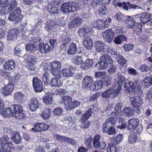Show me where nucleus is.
<instances>
[{
	"instance_id": "obj_1",
	"label": "nucleus",
	"mask_w": 152,
	"mask_h": 152,
	"mask_svg": "<svg viewBox=\"0 0 152 152\" xmlns=\"http://www.w3.org/2000/svg\"><path fill=\"white\" fill-rule=\"evenodd\" d=\"M138 81H129L125 83L124 91L125 93L129 94L131 104L133 107L138 109L143 103V99L140 97L142 94V91Z\"/></svg>"
},
{
	"instance_id": "obj_2",
	"label": "nucleus",
	"mask_w": 152,
	"mask_h": 152,
	"mask_svg": "<svg viewBox=\"0 0 152 152\" xmlns=\"http://www.w3.org/2000/svg\"><path fill=\"white\" fill-rule=\"evenodd\" d=\"M152 15L150 13H142L132 16H128L126 23L128 25V27L132 28L135 32L140 34L142 32V25L141 22L144 24L151 20Z\"/></svg>"
},
{
	"instance_id": "obj_3",
	"label": "nucleus",
	"mask_w": 152,
	"mask_h": 152,
	"mask_svg": "<svg viewBox=\"0 0 152 152\" xmlns=\"http://www.w3.org/2000/svg\"><path fill=\"white\" fill-rule=\"evenodd\" d=\"M117 119L116 114L112 112L110 117L106 119L102 125V133L107 134L109 135H115L116 133V131L113 126Z\"/></svg>"
},
{
	"instance_id": "obj_4",
	"label": "nucleus",
	"mask_w": 152,
	"mask_h": 152,
	"mask_svg": "<svg viewBox=\"0 0 152 152\" xmlns=\"http://www.w3.org/2000/svg\"><path fill=\"white\" fill-rule=\"evenodd\" d=\"M51 74L55 77L62 78V76L61 72V62L57 61H53L50 62L48 66Z\"/></svg>"
},
{
	"instance_id": "obj_5",
	"label": "nucleus",
	"mask_w": 152,
	"mask_h": 152,
	"mask_svg": "<svg viewBox=\"0 0 152 152\" xmlns=\"http://www.w3.org/2000/svg\"><path fill=\"white\" fill-rule=\"evenodd\" d=\"M11 108L12 109V117L16 119L25 118V114L22 106L19 104H14L11 105Z\"/></svg>"
},
{
	"instance_id": "obj_6",
	"label": "nucleus",
	"mask_w": 152,
	"mask_h": 152,
	"mask_svg": "<svg viewBox=\"0 0 152 152\" xmlns=\"http://www.w3.org/2000/svg\"><path fill=\"white\" fill-rule=\"evenodd\" d=\"M10 138L7 136L4 135L0 138L1 147L3 148L4 150L7 152H10L13 148L12 142H10Z\"/></svg>"
},
{
	"instance_id": "obj_7",
	"label": "nucleus",
	"mask_w": 152,
	"mask_h": 152,
	"mask_svg": "<svg viewBox=\"0 0 152 152\" xmlns=\"http://www.w3.org/2000/svg\"><path fill=\"white\" fill-rule=\"evenodd\" d=\"M13 11L10 14L8 19L11 21L15 20V23L20 21L23 17V15L21 14V11L20 8L17 7L12 10Z\"/></svg>"
},
{
	"instance_id": "obj_8",
	"label": "nucleus",
	"mask_w": 152,
	"mask_h": 152,
	"mask_svg": "<svg viewBox=\"0 0 152 152\" xmlns=\"http://www.w3.org/2000/svg\"><path fill=\"white\" fill-rule=\"evenodd\" d=\"M92 113V109L90 108L88 110L86 111L81 117L80 121L83 124V126L84 128H87L89 127L90 122L88 120Z\"/></svg>"
},
{
	"instance_id": "obj_9",
	"label": "nucleus",
	"mask_w": 152,
	"mask_h": 152,
	"mask_svg": "<svg viewBox=\"0 0 152 152\" xmlns=\"http://www.w3.org/2000/svg\"><path fill=\"white\" fill-rule=\"evenodd\" d=\"M33 88L37 93L42 92L44 90V86L43 82L40 79L36 77H34L32 80Z\"/></svg>"
},
{
	"instance_id": "obj_10",
	"label": "nucleus",
	"mask_w": 152,
	"mask_h": 152,
	"mask_svg": "<svg viewBox=\"0 0 152 152\" xmlns=\"http://www.w3.org/2000/svg\"><path fill=\"white\" fill-rule=\"evenodd\" d=\"M59 4L57 2H51L48 3L46 9L51 15H56L59 14Z\"/></svg>"
},
{
	"instance_id": "obj_11",
	"label": "nucleus",
	"mask_w": 152,
	"mask_h": 152,
	"mask_svg": "<svg viewBox=\"0 0 152 152\" xmlns=\"http://www.w3.org/2000/svg\"><path fill=\"white\" fill-rule=\"evenodd\" d=\"M42 25V19H38L35 21V24L31 26V28L30 30L29 34L33 35H36L41 33L40 30L41 26Z\"/></svg>"
},
{
	"instance_id": "obj_12",
	"label": "nucleus",
	"mask_w": 152,
	"mask_h": 152,
	"mask_svg": "<svg viewBox=\"0 0 152 152\" xmlns=\"http://www.w3.org/2000/svg\"><path fill=\"white\" fill-rule=\"evenodd\" d=\"M100 138L101 136L99 134H96L94 136L93 142V146L94 148L97 149L104 150L106 148V144L104 141L100 142Z\"/></svg>"
},
{
	"instance_id": "obj_13",
	"label": "nucleus",
	"mask_w": 152,
	"mask_h": 152,
	"mask_svg": "<svg viewBox=\"0 0 152 152\" xmlns=\"http://www.w3.org/2000/svg\"><path fill=\"white\" fill-rule=\"evenodd\" d=\"M21 32L17 28H12L9 30L7 35V40L9 41H14L17 39L18 36H20Z\"/></svg>"
},
{
	"instance_id": "obj_14",
	"label": "nucleus",
	"mask_w": 152,
	"mask_h": 152,
	"mask_svg": "<svg viewBox=\"0 0 152 152\" xmlns=\"http://www.w3.org/2000/svg\"><path fill=\"white\" fill-rule=\"evenodd\" d=\"M50 123L46 124L43 123L37 122L35 124L34 127L31 129L34 132H42L48 130L50 128Z\"/></svg>"
},
{
	"instance_id": "obj_15",
	"label": "nucleus",
	"mask_w": 152,
	"mask_h": 152,
	"mask_svg": "<svg viewBox=\"0 0 152 152\" xmlns=\"http://www.w3.org/2000/svg\"><path fill=\"white\" fill-rule=\"evenodd\" d=\"M21 75L19 74L16 72L13 73L8 78L9 83L14 86L19 84Z\"/></svg>"
},
{
	"instance_id": "obj_16",
	"label": "nucleus",
	"mask_w": 152,
	"mask_h": 152,
	"mask_svg": "<svg viewBox=\"0 0 152 152\" xmlns=\"http://www.w3.org/2000/svg\"><path fill=\"white\" fill-rule=\"evenodd\" d=\"M59 99L61 103L64 104L66 110L68 111L72 100V97L70 96H64L60 97Z\"/></svg>"
},
{
	"instance_id": "obj_17",
	"label": "nucleus",
	"mask_w": 152,
	"mask_h": 152,
	"mask_svg": "<svg viewBox=\"0 0 152 152\" xmlns=\"http://www.w3.org/2000/svg\"><path fill=\"white\" fill-rule=\"evenodd\" d=\"M102 35L106 41L110 42L113 40L114 34V31L111 29H109L102 32Z\"/></svg>"
},
{
	"instance_id": "obj_18",
	"label": "nucleus",
	"mask_w": 152,
	"mask_h": 152,
	"mask_svg": "<svg viewBox=\"0 0 152 152\" xmlns=\"http://www.w3.org/2000/svg\"><path fill=\"white\" fill-rule=\"evenodd\" d=\"M139 123V120L137 118L130 119L128 122V129L131 132L134 131Z\"/></svg>"
},
{
	"instance_id": "obj_19",
	"label": "nucleus",
	"mask_w": 152,
	"mask_h": 152,
	"mask_svg": "<svg viewBox=\"0 0 152 152\" xmlns=\"http://www.w3.org/2000/svg\"><path fill=\"white\" fill-rule=\"evenodd\" d=\"M75 69L73 66L69 65L67 66V68L62 69L61 71V74H62V76L70 77L73 75V72L72 71L74 70Z\"/></svg>"
},
{
	"instance_id": "obj_20",
	"label": "nucleus",
	"mask_w": 152,
	"mask_h": 152,
	"mask_svg": "<svg viewBox=\"0 0 152 152\" xmlns=\"http://www.w3.org/2000/svg\"><path fill=\"white\" fill-rule=\"evenodd\" d=\"M10 138L15 144H18L21 142L22 138L19 132L18 131H13L10 134Z\"/></svg>"
},
{
	"instance_id": "obj_21",
	"label": "nucleus",
	"mask_w": 152,
	"mask_h": 152,
	"mask_svg": "<svg viewBox=\"0 0 152 152\" xmlns=\"http://www.w3.org/2000/svg\"><path fill=\"white\" fill-rule=\"evenodd\" d=\"M103 20L99 19L93 21L91 25L94 27L101 30L106 28V26Z\"/></svg>"
},
{
	"instance_id": "obj_22",
	"label": "nucleus",
	"mask_w": 152,
	"mask_h": 152,
	"mask_svg": "<svg viewBox=\"0 0 152 152\" xmlns=\"http://www.w3.org/2000/svg\"><path fill=\"white\" fill-rule=\"evenodd\" d=\"M94 46L96 50L98 52L104 53V51L106 49L105 48L104 43L101 41H95L94 42Z\"/></svg>"
},
{
	"instance_id": "obj_23",
	"label": "nucleus",
	"mask_w": 152,
	"mask_h": 152,
	"mask_svg": "<svg viewBox=\"0 0 152 152\" xmlns=\"http://www.w3.org/2000/svg\"><path fill=\"white\" fill-rule=\"evenodd\" d=\"M93 29L91 27L88 26H83L79 29L77 31L80 37H83L87 34H91L93 33Z\"/></svg>"
},
{
	"instance_id": "obj_24",
	"label": "nucleus",
	"mask_w": 152,
	"mask_h": 152,
	"mask_svg": "<svg viewBox=\"0 0 152 152\" xmlns=\"http://www.w3.org/2000/svg\"><path fill=\"white\" fill-rule=\"evenodd\" d=\"M12 109L11 108V105L9 107L4 108L2 109H0V114L5 118L13 117Z\"/></svg>"
},
{
	"instance_id": "obj_25",
	"label": "nucleus",
	"mask_w": 152,
	"mask_h": 152,
	"mask_svg": "<svg viewBox=\"0 0 152 152\" xmlns=\"http://www.w3.org/2000/svg\"><path fill=\"white\" fill-rule=\"evenodd\" d=\"M39 103L38 100L36 98H33L30 99L29 106L30 110L32 111L36 110L39 107Z\"/></svg>"
},
{
	"instance_id": "obj_26",
	"label": "nucleus",
	"mask_w": 152,
	"mask_h": 152,
	"mask_svg": "<svg viewBox=\"0 0 152 152\" xmlns=\"http://www.w3.org/2000/svg\"><path fill=\"white\" fill-rule=\"evenodd\" d=\"M14 86L9 83L2 88V93L5 96L11 94L14 89Z\"/></svg>"
},
{
	"instance_id": "obj_27",
	"label": "nucleus",
	"mask_w": 152,
	"mask_h": 152,
	"mask_svg": "<svg viewBox=\"0 0 152 152\" xmlns=\"http://www.w3.org/2000/svg\"><path fill=\"white\" fill-rule=\"evenodd\" d=\"M15 66V63L13 60L10 59L6 61L3 66L4 69L11 71L13 69Z\"/></svg>"
},
{
	"instance_id": "obj_28",
	"label": "nucleus",
	"mask_w": 152,
	"mask_h": 152,
	"mask_svg": "<svg viewBox=\"0 0 152 152\" xmlns=\"http://www.w3.org/2000/svg\"><path fill=\"white\" fill-rule=\"evenodd\" d=\"M92 82V77L90 76L86 75L82 80V86L84 88H89V85Z\"/></svg>"
},
{
	"instance_id": "obj_29",
	"label": "nucleus",
	"mask_w": 152,
	"mask_h": 152,
	"mask_svg": "<svg viewBox=\"0 0 152 152\" xmlns=\"http://www.w3.org/2000/svg\"><path fill=\"white\" fill-rule=\"evenodd\" d=\"M39 48L41 53H46L48 51L51 50L50 46L47 43H45L42 42L39 45Z\"/></svg>"
},
{
	"instance_id": "obj_30",
	"label": "nucleus",
	"mask_w": 152,
	"mask_h": 152,
	"mask_svg": "<svg viewBox=\"0 0 152 152\" xmlns=\"http://www.w3.org/2000/svg\"><path fill=\"white\" fill-rule=\"evenodd\" d=\"M62 119L64 121H65L66 123H67L70 126L74 124L76 122L75 118L69 114H66L64 115Z\"/></svg>"
},
{
	"instance_id": "obj_31",
	"label": "nucleus",
	"mask_w": 152,
	"mask_h": 152,
	"mask_svg": "<svg viewBox=\"0 0 152 152\" xmlns=\"http://www.w3.org/2000/svg\"><path fill=\"white\" fill-rule=\"evenodd\" d=\"M92 39L89 37L85 38L83 44L86 48L91 50L93 47V43Z\"/></svg>"
},
{
	"instance_id": "obj_32",
	"label": "nucleus",
	"mask_w": 152,
	"mask_h": 152,
	"mask_svg": "<svg viewBox=\"0 0 152 152\" xmlns=\"http://www.w3.org/2000/svg\"><path fill=\"white\" fill-rule=\"evenodd\" d=\"M127 37L124 35H119L115 37L114 39V43L118 45L121 44L124 41H127Z\"/></svg>"
},
{
	"instance_id": "obj_33",
	"label": "nucleus",
	"mask_w": 152,
	"mask_h": 152,
	"mask_svg": "<svg viewBox=\"0 0 152 152\" xmlns=\"http://www.w3.org/2000/svg\"><path fill=\"white\" fill-rule=\"evenodd\" d=\"M101 60L103 62L106 64V65L108 67L109 65L113 63V61L110 56L108 55L104 54L103 56L100 57Z\"/></svg>"
},
{
	"instance_id": "obj_34",
	"label": "nucleus",
	"mask_w": 152,
	"mask_h": 152,
	"mask_svg": "<svg viewBox=\"0 0 152 152\" xmlns=\"http://www.w3.org/2000/svg\"><path fill=\"white\" fill-rule=\"evenodd\" d=\"M51 113V110L50 108H46L42 112L41 116L44 120H47L50 118Z\"/></svg>"
},
{
	"instance_id": "obj_35",
	"label": "nucleus",
	"mask_w": 152,
	"mask_h": 152,
	"mask_svg": "<svg viewBox=\"0 0 152 152\" xmlns=\"http://www.w3.org/2000/svg\"><path fill=\"white\" fill-rule=\"evenodd\" d=\"M94 62L93 59H87L86 60L85 62L82 64L81 67L83 69H87L90 68L92 66Z\"/></svg>"
},
{
	"instance_id": "obj_36",
	"label": "nucleus",
	"mask_w": 152,
	"mask_h": 152,
	"mask_svg": "<svg viewBox=\"0 0 152 152\" xmlns=\"http://www.w3.org/2000/svg\"><path fill=\"white\" fill-rule=\"evenodd\" d=\"M82 23V19L80 18L74 19L69 24V27L70 28H74L80 25Z\"/></svg>"
},
{
	"instance_id": "obj_37",
	"label": "nucleus",
	"mask_w": 152,
	"mask_h": 152,
	"mask_svg": "<svg viewBox=\"0 0 152 152\" xmlns=\"http://www.w3.org/2000/svg\"><path fill=\"white\" fill-rule=\"evenodd\" d=\"M61 10L64 13L71 12L70 10V2H68L62 4L61 7Z\"/></svg>"
},
{
	"instance_id": "obj_38",
	"label": "nucleus",
	"mask_w": 152,
	"mask_h": 152,
	"mask_svg": "<svg viewBox=\"0 0 152 152\" xmlns=\"http://www.w3.org/2000/svg\"><path fill=\"white\" fill-rule=\"evenodd\" d=\"M56 25L55 22L53 20H49L47 22L45 26V29L50 33L53 31V27Z\"/></svg>"
},
{
	"instance_id": "obj_39",
	"label": "nucleus",
	"mask_w": 152,
	"mask_h": 152,
	"mask_svg": "<svg viewBox=\"0 0 152 152\" xmlns=\"http://www.w3.org/2000/svg\"><path fill=\"white\" fill-rule=\"evenodd\" d=\"M26 51L29 52H34L37 50V47L30 42L27 43L25 47Z\"/></svg>"
},
{
	"instance_id": "obj_40",
	"label": "nucleus",
	"mask_w": 152,
	"mask_h": 152,
	"mask_svg": "<svg viewBox=\"0 0 152 152\" xmlns=\"http://www.w3.org/2000/svg\"><path fill=\"white\" fill-rule=\"evenodd\" d=\"M76 45L73 42L70 44L67 50V53L69 55H72L74 54L77 50Z\"/></svg>"
},
{
	"instance_id": "obj_41",
	"label": "nucleus",
	"mask_w": 152,
	"mask_h": 152,
	"mask_svg": "<svg viewBox=\"0 0 152 152\" xmlns=\"http://www.w3.org/2000/svg\"><path fill=\"white\" fill-rule=\"evenodd\" d=\"M41 33L38 34L34 35L36 36L33 37L31 39V42L37 47L42 42V40L39 35Z\"/></svg>"
},
{
	"instance_id": "obj_42",
	"label": "nucleus",
	"mask_w": 152,
	"mask_h": 152,
	"mask_svg": "<svg viewBox=\"0 0 152 152\" xmlns=\"http://www.w3.org/2000/svg\"><path fill=\"white\" fill-rule=\"evenodd\" d=\"M116 81L119 85H122L124 84L126 82L124 76L121 74H118L116 77Z\"/></svg>"
},
{
	"instance_id": "obj_43",
	"label": "nucleus",
	"mask_w": 152,
	"mask_h": 152,
	"mask_svg": "<svg viewBox=\"0 0 152 152\" xmlns=\"http://www.w3.org/2000/svg\"><path fill=\"white\" fill-rule=\"evenodd\" d=\"M62 78H52L50 81V85L52 87H58L60 86L59 82H61L60 79Z\"/></svg>"
},
{
	"instance_id": "obj_44",
	"label": "nucleus",
	"mask_w": 152,
	"mask_h": 152,
	"mask_svg": "<svg viewBox=\"0 0 152 152\" xmlns=\"http://www.w3.org/2000/svg\"><path fill=\"white\" fill-rule=\"evenodd\" d=\"M93 142V140L92 137L91 136H89L88 138L85 139L84 144L87 148H92L94 147Z\"/></svg>"
},
{
	"instance_id": "obj_45",
	"label": "nucleus",
	"mask_w": 152,
	"mask_h": 152,
	"mask_svg": "<svg viewBox=\"0 0 152 152\" xmlns=\"http://www.w3.org/2000/svg\"><path fill=\"white\" fill-rule=\"evenodd\" d=\"M100 61L98 62L95 65V67L99 70H102L105 69L107 67L106 64L103 62L101 60V58H99Z\"/></svg>"
},
{
	"instance_id": "obj_46",
	"label": "nucleus",
	"mask_w": 152,
	"mask_h": 152,
	"mask_svg": "<svg viewBox=\"0 0 152 152\" xmlns=\"http://www.w3.org/2000/svg\"><path fill=\"white\" fill-rule=\"evenodd\" d=\"M53 98L52 96L50 95H46L43 97L44 103L47 104H52L53 102Z\"/></svg>"
},
{
	"instance_id": "obj_47",
	"label": "nucleus",
	"mask_w": 152,
	"mask_h": 152,
	"mask_svg": "<svg viewBox=\"0 0 152 152\" xmlns=\"http://www.w3.org/2000/svg\"><path fill=\"white\" fill-rule=\"evenodd\" d=\"M24 97L23 93L21 92H16L15 94L14 98L18 102L20 103L22 102L23 99Z\"/></svg>"
},
{
	"instance_id": "obj_48",
	"label": "nucleus",
	"mask_w": 152,
	"mask_h": 152,
	"mask_svg": "<svg viewBox=\"0 0 152 152\" xmlns=\"http://www.w3.org/2000/svg\"><path fill=\"white\" fill-rule=\"evenodd\" d=\"M114 92V90L112 88H110L103 92L102 96L104 98L109 97L112 95Z\"/></svg>"
},
{
	"instance_id": "obj_49",
	"label": "nucleus",
	"mask_w": 152,
	"mask_h": 152,
	"mask_svg": "<svg viewBox=\"0 0 152 152\" xmlns=\"http://www.w3.org/2000/svg\"><path fill=\"white\" fill-rule=\"evenodd\" d=\"M116 145L113 143H109L108 145L107 151V152H117V148Z\"/></svg>"
},
{
	"instance_id": "obj_50",
	"label": "nucleus",
	"mask_w": 152,
	"mask_h": 152,
	"mask_svg": "<svg viewBox=\"0 0 152 152\" xmlns=\"http://www.w3.org/2000/svg\"><path fill=\"white\" fill-rule=\"evenodd\" d=\"M80 101L79 100H72L69 111L71 110L78 107L80 105Z\"/></svg>"
},
{
	"instance_id": "obj_51",
	"label": "nucleus",
	"mask_w": 152,
	"mask_h": 152,
	"mask_svg": "<svg viewBox=\"0 0 152 152\" xmlns=\"http://www.w3.org/2000/svg\"><path fill=\"white\" fill-rule=\"evenodd\" d=\"M144 86L146 88H149L152 84V77H146L143 80Z\"/></svg>"
},
{
	"instance_id": "obj_52",
	"label": "nucleus",
	"mask_w": 152,
	"mask_h": 152,
	"mask_svg": "<svg viewBox=\"0 0 152 152\" xmlns=\"http://www.w3.org/2000/svg\"><path fill=\"white\" fill-rule=\"evenodd\" d=\"M122 103L121 102H118L116 104L115 106L114 110L115 111L116 113H114L116 114V115H117V118L118 117H119V116H118V114L119 113V112H121V109L122 107Z\"/></svg>"
},
{
	"instance_id": "obj_53",
	"label": "nucleus",
	"mask_w": 152,
	"mask_h": 152,
	"mask_svg": "<svg viewBox=\"0 0 152 152\" xmlns=\"http://www.w3.org/2000/svg\"><path fill=\"white\" fill-rule=\"evenodd\" d=\"M104 86H109L111 83L110 78L107 76H104L101 79Z\"/></svg>"
},
{
	"instance_id": "obj_54",
	"label": "nucleus",
	"mask_w": 152,
	"mask_h": 152,
	"mask_svg": "<svg viewBox=\"0 0 152 152\" xmlns=\"http://www.w3.org/2000/svg\"><path fill=\"white\" fill-rule=\"evenodd\" d=\"M108 53L111 54L113 55H115L116 57L118 54L117 51L113 48H108L107 49L106 48L104 51V54H107Z\"/></svg>"
},
{
	"instance_id": "obj_55",
	"label": "nucleus",
	"mask_w": 152,
	"mask_h": 152,
	"mask_svg": "<svg viewBox=\"0 0 152 152\" xmlns=\"http://www.w3.org/2000/svg\"><path fill=\"white\" fill-rule=\"evenodd\" d=\"M116 57L119 64L122 66H124L126 62V59L119 53H118V56Z\"/></svg>"
},
{
	"instance_id": "obj_56",
	"label": "nucleus",
	"mask_w": 152,
	"mask_h": 152,
	"mask_svg": "<svg viewBox=\"0 0 152 152\" xmlns=\"http://www.w3.org/2000/svg\"><path fill=\"white\" fill-rule=\"evenodd\" d=\"M118 119L119 123L121 125L118 126V128L120 129H123L126 128L127 125L125 120L123 118H118Z\"/></svg>"
},
{
	"instance_id": "obj_57",
	"label": "nucleus",
	"mask_w": 152,
	"mask_h": 152,
	"mask_svg": "<svg viewBox=\"0 0 152 152\" xmlns=\"http://www.w3.org/2000/svg\"><path fill=\"white\" fill-rule=\"evenodd\" d=\"M137 140V134L135 133H132L130 134L129 137L128 141L130 143L132 144L136 142Z\"/></svg>"
},
{
	"instance_id": "obj_58",
	"label": "nucleus",
	"mask_w": 152,
	"mask_h": 152,
	"mask_svg": "<svg viewBox=\"0 0 152 152\" xmlns=\"http://www.w3.org/2000/svg\"><path fill=\"white\" fill-rule=\"evenodd\" d=\"M62 39L63 40L61 44V46L63 48H65L66 46L68 43L71 41V39L68 36L65 37L63 36H62Z\"/></svg>"
},
{
	"instance_id": "obj_59",
	"label": "nucleus",
	"mask_w": 152,
	"mask_h": 152,
	"mask_svg": "<svg viewBox=\"0 0 152 152\" xmlns=\"http://www.w3.org/2000/svg\"><path fill=\"white\" fill-rule=\"evenodd\" d=\"M99 96V94L98 93H96L92 95H91L89 96V98L87 100V102H92L93 101H97L98 97Z\"/></svg>"
},
{
	"instance_id": "obj_60",
	"label": "nucleus",
	"mask_w": 152,
	"mask_h": 152,
	"mask_svg": "<svg viewBox=\"0 0 152 152\" xmlns=\"http://www.w3.org/2000/svg\"><path fill=\"white\" fill-rule=\"evenodd\" d=\"M26 60L27 61L28 64H30L34 63L36 62V58L32 55H28L26 58Z\"/></svg>"
},
{
	"instance_id": "obj_61",
	"label": "nucleus",
	"mask_w": 152,
	"mask_h": 152,
	"mask_svg": "<svg viewBox=\"0 0 152 152\" xmlns=\"http://www.w3.org/2000/svg\"><path fill=\"white\" fill-rule=\"evenodd\" d=\"M123 139V135L120 134H118L117 136L115 137H114L113 139V142L115 145H117L120 143V142Z\"/></svg>"
},
{
	"instance_id": "obj_62",
	"label": "nucleus",
	"mask_w": 152,
	"mask_h": 152,
	"mask_svg": "<svg viewBox=\"0 0 152 152\" xmlns=\"http://www.w3.org/2000/svg\"><path fill=\"white\" fill-rule=\"evenodd\" d=\"M108 68L107 70L108 73L110 75L114 74L116 70V67L115 65L113 64V63L109 65Z\"/></svg>"
},
{
	"instance_id": "obj_63",
	"label": "nucleus",
	"mask_w": 152,
	"mask_h": 152,
	"mask_svg": "<svg viewBox=\"0 0 152 152\" xmlns=\"http://www.w3.org/2000/svg\"><path fill=\"white\" fill-rule=\"evenodd\" d=\"M10 4V7L9 10L10 11H12L14 10V8L16 7L18 4V3L16 0H11Z\"/></svg>"
},
{
	"instance_id": "obj_64",
	"label": "nucleus",
	"mask_w": 152,
	"mask_h": 152,
	"mask_svg": "<svg viewBox=\"0 0 152 152\" xmlns=\"http://www.w3.org/2000/svg\"><path fill=\"white\" fill-rule=\"evenodd\" d=\"M133 110L132 108L129 107H126L124 108V113L126 116H130L133 114Z\"/></svg>"
}]
</instances>
